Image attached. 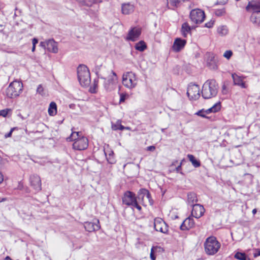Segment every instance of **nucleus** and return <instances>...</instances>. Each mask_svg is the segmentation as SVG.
<instances>
[{
	"mask_svg": "<svg viewBox=\"0 0 260 260\" xmlns=\"http://www.w3.org/2000/svg\"><path fill=\"white\" fill-rule=\"evenodd\" d=\"M214 23V21L210 20L209 22L205 23V26L207 28H211L213 26Z\"/></svg>",
	"mask_w": 260,
	"mask_h": 260,
	"instance_id": "obj_42",
	"label": "nucleus"
},
{
	"mask_svg": "<svg viewBox=\"0 0 260 260\" xmlns=\"http://www.w3.org/2000/svg\"><path fill=\"white\" fill-rule=\"evenodd\" d=\"M4 180V176L1 172H0V183H1Z\"/></svg>",
	"mask_w": 260,
	"mask_h": 260,
	"instance_id": "obj_49",
	"label": "nucleus"
},
{
	"mask_svg": "<svg viewBox=\"0 0 260 260\" xmlns=\"http://www.w3.org/2000/svg\"><path fill=\"white\" fill-rule=\"evenodd\" d=\"M233 55V52L231 50H226L223 54V56L228 59H229Z\"/></svg>",
	"mask_w": 260,
	"mask_h": 260,
	"instance_id": "obj_37",
	"label": "nucleus"
},
{
	"mask_svg": "<svg viewBox=\"0 0 260 260\" xmlns=\"http://www.w3.org/2000/svg\"><path fill=\"white\" fill-rule=\"evenodd\" d=\"M139 204L140 203L137 200L132 206L136 208L139 211H140L141 210V207L139 205Z\"/></svg>",
	"mask_w": 260,
	"mask_h": 260,
	"instance_id": "obj_41",
	"label": "nucleus"
},
{
	"mask_svg": "<svg viewBox=\"0 0 260 260\" xmlns=\"http://www.w3.org/2000/svg\"><path fill=\"white\" fill-rule=\"evenodd\" d=\"M37 92L41 95H45L44 89L41 84H40L37 89Z\"/></svg>",
	"mask_w": 260,
	"mask_h": 260,
	"instance_id": "obj_35",
	"label": "nucleus"
},
{
	"mask_svg": "<svg viewBox=\"0 0 260 260\" xmlns=\"http://www.w3.org/2000/svg\"><path fill=\"white\" fill-rule=\"evenodd\" d=\"M214 13L217 16H222L225 14V10L224 8L221 9H216L215 10Z\"/></svg>",
	"mask_w": 260,
	"mask_h": 260,
	"instance_id": "obj_33",
	"label": "nucleus"
},
{
	"mask_svg": "<svg viewBox=\"0 0 260 260\" xmlns=\"http://www.w3.org/2000/svg\"><path fill=\"white\" fill-rule=\"evenodd\" d=\"M38 43V40L36 38H34L32 40V47L31 49V51L32 52H34L36 49V45Z\"/></svg>",
	"mask_w": 260,
	"mask_h": 260,
	"instance_id": "obj_38",
	"label": "nucleus"
},
{
	"mask_svg": "<svg viewBox=\"0 0 260 260\" xmlns=\"http://www.w3.org/2000/svg\"><path fill=\"white\" fill-rule=\"evenodd\" d=\"M228 32L229 30L226 25L219 26L217 28V32L221 36H225Z\"/></svg>",
	"mask_w": 260,
	"mask_h": 260,
	"instance_id": "obj_29",
	"label": "nucleus"
},
{
	"mask_svg": "<svg viewBox=\"0 0 260 260\" xmlns=\"http://www.w3.org/2000/svg\"><path fill=\"white\" fill-rule=\"evenodd\" d=\"M251 9L253 13L260 12V2L258 1L252 0L250 1L246 7L247 11Z\"/></svg>",
	"mask_w": 260,
	"mask_h": 260,
	"instance_id": "obj_20",
	"label": "nucleus"
},
{
	"mask_svg": "<svg viewBox=\"0 0 260 260\" xmlns=\"http://www.w3.org/2000/svg\"><path fill=\"white\" fill-rule=\"evenodd\" d=\"M146 45L143 41H141L135 45V49L139 51H143L146 48Z\"/></svg>",
	"mask_w": 260,
	"mask_h": 260,
	"instance_id": "obj_31",
	"label": "nucleus"
},
{
	"mask_svg": "<svg viewBox=\"0 0 260 260\" xmlns=\"http://www.w3.org/2000/svg\"><path fill=\"white\" fill-rule=\"evenodd\" d=\"M29 182L31 186L36 191H39L42 189V183L40 176L37 174H32L29 177Z\"/></svg>",
	"mask_w": 260,
	"mask_h": 260,
	"instance_id": "obj_12",
	"label": "nucleus"
},
{
	"mask_svg": "<svg viewBox=\"0 0 260 260\" xmlns=\"http://www.w3.org/2000/svg\"><path fill=\"white\" fill-rule=\"evenodd\" d=\"M84 226L85 229L89 232L98 231L100 229L99 220L96 219L94 222H85L84 223Z\"/></svg>",
	"mask_w": 260,
	"mask_h": 260,
	"instance_id": "obj_16",
	"label": "nucleus"
},
{
	"mask_svg": "<svg viewBox=\"0 0 260 260\" xmlns=\"http://www.w3.org/2000/svg\"><path fill=\"white\" fill-rule=\"evenodd\" d=\"M40 46L44 48H46L47 47V41L45 42H41L40 44Z\"/></svg>",
	"mask_w": 260,
	"mask_h": 260,
	"instance_id": "obj_47",
	"label": "nucleus"
},
{
	"mask_svg": "<svg viewBox=\"0 0 260 260\" xmlns=\"http://www.w3.org/2000/svg\"><path fill=\"white\" fill-rule=\"evenodd\" d=\"M189 17L192 22L197 24L203 22L205 18V14L201 9H195L190 11Z\"/></svg>",
	"mask_w": 260,
	"mask_h": 260,
	"instance_id": "obj_9",
	"label": "nucleus"
},
{
	"mask_svg": "<svg viewBox=\"0 0 260 260\" xmlns=\"http://www.w3.org/2000/svg\"><path fill=\"white\" fill-rule=\"evenodd\" d=\"M137 200V198L135 197V194L129 191L125 192L123 198V204L127 206H132L134 203Z\"/></svg>",
	"mask_w": 260,
	"mask_h": 260,
	"instance_id": "obj_14",
	"label": "nucleus"
},
{
	"mask_svg": "<svg viewBox=\"0 0 260 260\" xmlns=\"http://www.w3.org/2000/svg\"><path fill=\"white\" fill-rule=\"evenodd\" d=\"M6 201V198H2L0 197V203Z\"/></svg>",
	"mask_w": 260,
	"mask_h": 260,
	"instance_id": "obj_51",
	"label": "nucleus"
},
{
	"mask_svg": "<svg viewBox=\"0 0 260 260\" xmlns=\"http://www.w3.org/2000/svg\"><path fill=\"white\" fill-rule=\"evenodd\" d=\"M22 89V83L18 81H14L7 88L6 95L9 98H15L19 96Z\"/></svg>",
	"mask_w": 260,
	"mask_h": 260,
	"instance_id": "obj_6",
	"label": "nucleus"
},
{
	"mask_svg": "<svg viewBox=\"0 0 260 260\" xmlns=\"http://www.w3.org/2000/svg\"><path fill=\"white\" fill-rule=\"evenodd\" d=\"M194 222L192 218L188 217L186 218L180 225L181 230H189L194 226Z\"/></svg>",
	"mask_w": 260,
	"mask_h": 260,
	"instance_id": "obj_19",
	"label": "nucleus"
},
{
	"mask_svg": "<svg viewBox=\"0 0 260 260\" xmlns=\"http://www.w3.org/2000/svg\"><path fill=\"white\" fill-rule=\"evenodd\" d=\"M221 108V105L220 103H217L213 105L212 107L207 109H202L199 110L197 113H196V115L201 116L202 117L206 118V115L210 113H215L218 112L220 110Z\"/></svg>",
	"mask_w": 260,
	"mask_h": 260,
	"instance_id": "obj_11",
	"label": "nucleus"
},
{
	"mask_svg": "<svg viewBox=\"0 0 260 260\" xmlns=\"http://www.w3.org/2000/svg\"><path fill=\"white\" fill-rule=\"evenodd\" d=\"M192 210L191 215L196 218H199L203 215L205 212L204 207L200 204H194L192 205Z\"/></svg>",
	"mask_w": 260,
	"mask_h": 260,
	"instance_id": "obj_15",
	"label": "nucleus"
},
{
	"mask_svg": "<svg viewBox=\"0 0 260 260\" xmlns=\"http://www.w3.org/2000/svg\"><path fill=\"white\" fill-rule=\"evenodd\" d=\"M181 165H182V162L180 163V165H179L177 168H176V171L177 172H179L181 170Z\"/></svg>",
	"mask_w": 260,
	"mask_h": 260,
	"instance_id": "obj_48",
	"label": "nucleus"
},
{
	"mask_svg": "<svg viewBox=\"0 0 260 260\" xmlns=\"http://www.w3.org/2000/svg\"><path fill=\"white\" fill-rule=\"evenodd\" d=\"M260 256V249H257L255 250V252L254 253V256L255 257Z\"/></svg>",
	"mask_w": 260,
	"mask_h": 260,
	"instance_id": "obj_46",
	"label": "nucleus"
},
{
	"mask_svg": "<svg viewBox=\"0 0 260 260\" xmlns=\"http://www.w3.org/2000/svg\"><path fill=\"white\" fill-rule=\"evenodd\" d=\"M46 49L49 52L56 53L58 52L57 43L53 39H50L47 41Z\"/></svg>",
	"mask_w": 260,
	"mask_h": 260,
	"instance_id": "obj_22",
	"label": "nucleus"
},
{
	"mask_svg": "<svg viewBox=\"0 0 260 260\" xmlns=\"http://www.w3.org/2000/svg\"><path fill=\"white\" fill-rule=\"evenodd\" d=\"M191 27L189 25L188 23L184 22L182 24L181 27V34L182 35L186 38L188 34L190 33Z\"/></svg>",
	"mask_w": 260,
	"mask_h": 260,
	"instance_id": "obj_24",
	"label": "nucleus"
},
{
	"mask_svg": "<svg viewBox=\"0 0 260 260\" xmlns=\"http://www.w3.org/2000/svg\"><path fill=\"white\" fill-rule=\"evenodd\" d=\"M122 82L125 87L132 89L137 85L138 78L133 72H126L122 75Z\"/></svg>",
	"mask_w": 260,
	"mask_h": 260,
	"instance_id": "obj_7",
	"label": "nucleus"
},
{
	"mask_svg": "<svg viewBox=\"0 0 260 260\" xmlns=\"http://www.w3.org/2000/svg\"><path fill=\"white\" fill-rule=\"evenodd\" d=\"M256 211H257L256 209H254L252 210V213L253 214H255L256 213Z\"/></svg>",
	"mask_w": 260,
	"mask_h": 260,
	"instance_id": "obj_54",
	"label": "nucleus"
},
{
	"mask_svg": "<svg viewBox=\"0 0 260 260\" xmlns=\"http://www.w3.org/2000/svg\"><path fill=\"white\" fill-rule=\"evenodd\" d=\"M118 129L119 130H121V131H123L124 129H125V126H124L123 125H121V124H120L119 127H118Z\"/></svg>",
	"mask_w": 260,
	"mask_h": 260,
	"instance_id": "obj_50",
	"label": "nucleus"
},
{
	"mask_svg": "<svg viewBox=\"0 0 260 260\" xmlns=\"http://www.w3.org/2000/svg\"><path fill=\"white\" fill-rule=\"evenodd\" d=\"M48 114L50 116H53L57 113V105L54 102L50 103L48 110Z\"/></svg>",
	"mask_w": 260,
	"mask_h": 260,
	"instance_id": "obj_26",
	"label": "nucleus"
},
{
	"mask_svg": "<svg viewBox=\"0 0 260 260\" xmlns=\"http://www.w3.org/2000/svg\"><path fill=\"white\" fill-rule=\"evenodd\" d=\"M232 77L235 85L239 86L243 88H247V85L243 81L244 77L240 76L235 73L233 74Z\"/></svg>",
	"mask_w": 260,
	"mask_h": 260,
	"instance_id": "obj_21",
	"label": "nucleus"
},
{
	"mask_svg": "<svg viewBox=\"0 0 260 260\" xmlns=\"http://www.w3.org/2000/svg\"><path fill=\"white\" fill-rule=\"evenodd\" d=\"M228 2V0H221V1H218L216 3L215 5H225Z\"/></svg>",
	"mask_w": 260,
	"mask_h": 260,
	"instance_id": "obj_43",
	"label": "nucleus"
},
{
	"mask_svg": "<svg viewBox=\"0 0 260 260\" xmlns=\"http://www.w3.org/2000/svg\"><path fill=\"white\" fill-rule=\"evenodd\" d=\"M9 111V109H4L0 111V116H2L3 117H6Z\"/></svg>",
	"mask_w": 260,
	"mask_h": 260,
	"instance_id": "obj_40",
	"label": "nucleus"
},
{
	"mask_svg": "<svg viewBox=\"0 0 260 260\" xmlns=\"http://www.w3.org/2000/svg\"><path fill=\"white\" fill-rule=\"evenodd\" d=\"M154 226L156 231L164 234H167L168 232V227L161 218H157L154 219Z\"/></svg>",
	"mask_w": 260,
	"mask_h": 260,
	"instance_id": "obj_13",
	"label": "nucleus"
},
{
	"mask_svg": "<svg viewBox=\"0 0 260 260\" xmlns=\"http://www.w3.org/2000/svg\"><path fill=\"white\" fill-rule=\"evenodd\" d=\"M120 95V100L119 102L122 103L125 101V100L128 98V94L126 93H119Z\"/></svg>",
	"mask_w": 260,
	"mask_h": 260,
	"instance_id": "obj_34",
	"label": "nucleus"
},
{
	"mask_svg": "<svg viewBox=\"0 0 260 260\" xmlns=\"http://www.w3.org/2000/svg\"><path fill=\"white\" fill-rule=\"evenodd\" d=\"M78 79L82 86H87L89 85L91 79L90 74L88 68L84 65L80 64L77 69Z\"/></svg>",
	"mask_w": 260,
	"mask_h": 260,
	"instance_id": "obj_4",
	"label": "nucleus"
},
{
	"mask_svg": "<svg viewBox=\"0 0 260 260\" xmlns=\"http://www.w3.org/2000/svg\"><path fill=\"white\" fill-rule=\"evenodd\" d=\"M156 249V247H152L151 249V252H150V258L151 259V260H155V256L154 254V249Z\"/></svg>",
	"mask_w": 260,
	"mask_h": 260,
	"instance_id": "obj_39",
	"label": "nucleus"
},
{
	"mask_svg": "<svg viewBox=\"0 0 260 260\" xmlns=\"http://www.w3.org/2000/svg\"><path fill=\"white\" fill-rule=\"evenodd\" d=\"M112 75L109 76L107 78L101 77V79L103 80V84L105 90L107 92H111L117 87L118 83V78L116 73L111 71Z\"/></svg>",
	"mask_w": 260,
	"mask_h": 260,
	"instance_id": "obj_5",
	"label": "nucleus"
},
{
	"mask_svg": "<svg viewBox=\"0 0 260 260\" xmlns=\"http://www.w3.org/2000/svg\"><path fill=\"white\" fill-rule=\"evenodd\" d=\"M121 124L120 120H117L115 123H112V128L114 131H117L118 129V127H119Z\"/></svg>",
	"mask_w": 260,
	"mask_h": 260,
	"instance_id": "obj_36",
	"label": "nucleus"
},
{
	"mask_svg": "<svg viewBox=\"0 0 260 260\" xmlns=\"http://www.w3.org/2000/svg\"><path fill=\"white\" fill-rule=\"evenodd\" d=\"M251 22L257 25H260V12L253 13L251 16Z\"/></svg>",
	"mask_w": 260,
	"mask_h": 260,
	"instance_id": "obj_28",
	"label": "nucleus"
},
{
	"mask_svg": "<svg viewBox=\"0 0 260 260\" xmlns=\"http://www.w3.org/2000/svg\"><path fill=\"white\" fill-rule=\"evenodd\" d=\"M186 41L181 38H176L172 46V50L175 52H178L183 49Z\"/></svg>",
	"mask_w": 260,
	"mask_h": 260,
	"instance_id": "obj_18",
	"label": "nucleus"
},
{
	"mask_svg": "<svg viewBox=\"0 0 260 260\" xmlns=\"http://www.w3.org/2000/svg\"><path fill=\"white\" fill-rule=\"evenodd\" d=\"M187 94L191 100H197L200 97V91L199 85L190 83L187 88Z\"/></svg>",
	"mask_w": 260,
	"mask_h": 260,
	"instance_id": "obj_10",
	"label": "nucleus"
},
{
	"mask_svg": "<svg viewBox=\"0 0 260 260\" xmlns=\"http://www.w3.org/2000/svg\"><path fill=\"white\" fill-rule=\"evenodd\" d=\"M218 92V84L213 79L208 80L203 85L202 95L205 99L215 96Z\"/></svg>",
	"mask_w": 260,
	"mask_h": 260,
	"instance_id": "obj_2",
	"label": "nucleus"
},
{
	"mask_svg": "<svg viewBox=\"0 0 260 260\" xmlns=\"http://www.w3.org/2000/svg\"><path fill=\"white\" fill-rule=\"evenodd\" d=\"M210 57L211 58V60L212 61L213 59H214V56L213 54H210Z\"/></svg>",
	"mask_w": 260,
	"mask_h": 260,
	"instance_id": "obj_52",
	"label": "nucleus"
},
{
	"mask_svg": "<svg viewBox=\"0 0 260 260\" xmlns=\"http://www.w3.org/2000/svg\"><path fill=\"white\" fill-rule=\"evenodd\" d=\"M137 200L140 204H141L144 206L152 205L153 204L150 194L148 190L146 189H141L139 190Z\"/></svg>",
	"mask_w": 260,
	"mask_h": 260,
	"instance_id": "obj_8",
	"label": "nucleus"
},
{
	"mask_svg": "<svg viewBox=\"0 0 260 260\" xmlns=\"http://www.w3.org/2000/svg\"><path fill=\"white\" fill-rule=\"evenodd\" d=\"M141 34V29L140 28L134 27L129 31L126 39L128 40L135 41L139 38Z\"/></svg>",
	"mask_w": 260,
	"mask_h": 260,
	"instance_id": "obj_17",
	"label": "nucleus"
},
{
	"mask_svg": "<svg viewBox=\"0 0 260 260\" xmlns=\"http://www.w3.org/2000/svg\"><path fill=\"white\" fill-rule=\"evenodd\" d=\"M235 258L239 260H250L249 258H247L246 254L244 253L240 252H237L235 256Z\"/></svg>",
	"mask_w": 260,
	"mask_h": 260,
	"instance_id": "obj_32",
	"label": "nucleus"
},
{
	"mask_svg": "<svg viewBox=\"0 0 260 260\" xmlns=\"http://www.w3.org/2000/svg\"><path fill=\"white\" fill-rule=\"evenodd\" d=\"M7 52H8V53H11L12 52H11V51H7Z\"/></svg>",
	"mask_w": 260,
	"mask_h": 260,
	"instance_id": "obj_56",
	"label": "nucleus"
},
{
	"mask_svg": "<svg viewBox=\"0 0 260 260\" xmlns=\"http://www.w3.org/2000/svg\"><path fill=\"white\" fill-rule=\"evenodd\" d=\"M134 11V6L131 3L123 4L121 6V11L122 14L128 15Z\"/></svg>",
	"mask_w": 260,
	"mask_h": 260,
	"instance_id": "obj_23",
	"label": "nucleus"
},
{
	"mask_svg": "<svg viewBox=\"0 0 260 260\" xmlns=\"http://www.w3.org/2000/svg\"><path fill=\"white\" fill-rule=\"evenodd\" d=\"M155 149V147L154 146H150L146 148L147 151H153Z\"/></svg>",
	"mask_w": 260,
	"mask_h": 260,
	"instance_id": "obj_45",
	"label": "nucleus"
},
{
	"mask_svg": "<svg viewBox=\"0 0 260 260\" xmlns=\"http://www.w3.org/2000/svg\"><path fill=\"white\" fill-rule=\"evenodd\" d=\"M198 201L197 195L194 192H189L187 194V202L191 206Z\"/></svg>",
	"mask_w": 260,
	"mask_h": 260,
	"instance_id": "obj_25",
	"label": "nucleus"
},
{
	"mask_svg": "<svg viewBox=\"0 0 260 260\" xmlns=\"http://www.w3.org/2000/svg\"><path fill=\"white\" fill-rule=\"evenodd\" d=\"M13 131V128H12L8 133L6 134L5 135V138H8L11 137L12 136Z\"/></svg>",
	"mask_w": 260,
	"mask_h": 260,
	"instance_id": "obj_44",
	"label": "nucleus"
},
{
	"mask_svg": "<svg viewBox=\"0 0 260 260\" xmlns=\"http://www.w3.org/2000/svg\"><path fill=\"white\" fill-rule=\"evenodd\" d=\"M79 132H73L70 136L67 138L68 141H73V148L77 150H83L88 146V140L86 137H80Z\"/></svg>",
	"mask_w": 260,
	"mask_h": 260,
	"instance_id": "obj_1",
	"label": "nucleus"
},
{
	"mask_svg": "<svg viewBox=\"0 0 260 260\" xmlns=\"http://www.w3.org/2000/svg\"><path fill=\"white\" fill-rule=\"evenodd\" d=\"M187 157L190 161L191 162L192 165L195 167L198 168L200 166V162L197 160L194 156L192 154H188Z\"/></svg>",
	"mask_w": 260,
	"mask_h": 260,
	"instance_id": "obj_30",
	"label": "nucleus"
},
{
	"mask_svg": "<svg viewBox=\"0 0 260 260\" xmlns=\"http://www.w3.org/2000/svg\"><path fill=\"white\" fill-rule=\"evenodd\" d=\"M105 154L106 156L107 161L111 164H113L115 162V160L114 158V153L112 151H105Z\"/></svg>",
	"mask_w": 260,
	"mask_h": 260,
	"instance_id": "obj_27",
	"label": "nucleus"
},
{
	"mask_svg": "<svg viewBox=\"0 0 260 260\" xmlns=\"http://www.w3.org/2000/svg\"><path fill=\"white\" fill-rule=\"evenodd\" d=\"M226 89V87L224 85H223L222 86V92L224 93H225V92H224V90H225Z\"/></svg>",
	"mask_w": 260,
	"mask_h": 260,
	"instance_id": "obj_53",
	"label": "nucleus"
},
{
	"mask_svg": "<svg viewBox=\"0 0 260 260\" xmlns=\"http://www.w3.org/2000/svg\"><path fill=\"white\" fill-rule=\"evenodd\" d=\"M125 129H127V130H130L131 129V128L129 127H125Z\"/></svg>",
	"mask_w": 260,
	"mask_h": 260,
	"instance_id": "obj_55",
	"label": "nucleus"
},
{
	"mask_svg": "<svg viewBox=\"0 0 260 260\" xmlns=\"http://www.w3.org/2000/svg\"><path fill=\"white\" fill-rule=\"evenodd\" d=\"M205 253L208 255H213L219 250L220 243L215 237H210L206 239L204 244Z\"/></svg>",
	"mask_w": 260,
	"mask_h": 260,
	"instance_id": "obj_3",
	"label": "nucleus"
}]
</instances>
